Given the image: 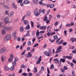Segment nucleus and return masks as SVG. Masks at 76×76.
<instances>
[{"mask_svg": "<svg viewBox=\"0 0 76 76\" xmlns=\"http://www.w3.org/2000/svg\"><path fill=\"white\" fill-rule=\"evenodd\" d=\"M22 1H23V0H19L17 1V3H22Z\"/></svg>", "mask_w": 76, "mask_h": 76, "instance_id": "a18cd8bd", "label": "nucleus"}, {"mask_svg": "<svg viewBox=\"0 0 76 76\" xmlns=\"http://www.w3.org/2000/svg\"><path fill=\"white\" fill-rule=\"evenodd\" d=\"M70 65H71L72 67H74V64L72 63H71Z\"/></svg>", "mask_w": 76, "mask_h": 76, "instance_id": "de8ad7c7", "label": "nucleus"}, {"mask_svg": "<svg viewBox=\"0 0 76 76\" xmlns=\"http://www.w3.org/2000/svg\"><path fill=\"white\" fill-rule=\"evenodd\" d=\"M62 48V47L61 46H59V47H58L57 48L56 51V53H58L62 51V50H61Z\"/></svg>", "mask_w": 76, "mask_h": 76, "instance_id": "20e7f679", "label": "nucleus"}, {"mask_svg": "<svg viewBox=\"0 0 76 76\" xmlns=\"http://www.w3.org/2000/svg\"><path fill=\"white\" fill-rule=\"evenodd\" d=\"M23 21H24V23L25 25H28L29 23L28 21L27 20H24Z\"/></svg>", "mask_w": 76, "mask_h": 76, "instance_id": "aec40b11", "label": "nucleus"}, {"mask_svg": "<svg viewBox=\"0 0 76 76\" xmlns=\"http://www.w3.org/2000/svg\"><path fill=\"white\" fill-rule=\"evenodd\" d=\"M57 17L58 19H59V18H60V15H57Z\"/></svg>", "mask_w": 76, "mask_h": 76, "instance_id": "680f3d73", "label": "nucleus"}, {"mask_svg": "<svg viewBox=\"0 0 76 76\" xmlns=\"http://www.w3.org/2000/svg\"><path fill=\"white\" fill-rule=\"evenodd\" d=\"M23 3H24V4H27L30 3V1L27 0H25L23 1Z\"/></svg>", "mask_w": 76, "mask_h": 76, "instance_id": "1a4fd4ad", "label": "nucleus"}, {"mask_svg": "<svg viewBox=\"0 0 76 76\" xmlns=\"http://www.w3.org/2000/svg\"><path fill=\"white\" fill-rule=\"evenodd\" d=\"M51 48H49L48 49V51L49 53H51V52H52V51H51Z\"/></svg>", "mask_w": 76, "mask_h": 76, "instance_id": "473e14b6", "label": "nucleus"}, {"mask_svg": "<svg viewBox=\"0 0 76 76\" xmlns=\"http://www.w3.org/2000/svg\"><path fill=\"white\" fill-rule=\"evenodd\" d=\"M12 61H13V59H12L11 58H10L8 59V61H9V62H11Z\"/></svg>", "mask_w": 76, "mask_h": 76, "instance_id": "bf43d9fd", "label": "nucleus"}, {"mask_svg": "<svg viewBox=\"0 0 76 76\" xmlns=\"http://www.w3.org/2000/svg\"><path fill=\"white\" fill-rule=\"evenodd\" d=\"M5 51H6V48L4 47L0 49V53H3Z\"/></svg>", "mask_w": 76, "mask_h": 76, "instance_id": "39448f33", "label": "nucleus"}, {"mask_svg": "<svg viewBox=\"0 0 76 76\" xmlns=\"http://www.w3.org/2000/svg\"><path fill=\"white\" fill-rule=\"evenodd\" d=\"M64 34L65 36L67 35V31L66 30H65L64 31Z\"/></svg>", "mask_w": 76, "mask_h": 76, "instance_id": "864d4df0", "label": "nucleus"}, {"mask_svg": "<svg viewBox=\"0 0 76 76\" xmlns=\"http://www.w3.org/2000/svg\"><path fill=\"white\" fill-rule=\"evenodd\" d=\"M53 61H57L59 65H60L61 64V63L59 64V63L58 62V58L54 59H53Z\"/></svg>", "mask_w": 76, "mask_h": 76, "instance_id": "f3484780", "label": "nucleus"}, {"mask_svg": "<svg viewBox=\"0 0 76 76\" xmlns=\"http://www.w3.org/2000/svg\"><path fill=\"white\" fill-rule=\"evenodd\" d=\"M44 33H45V31H41L39 32V30H37L36 32V37L38 38V36L40 35H42V34H44Z\"/></svg>", "mask_w": 76, "mask_h": 76, "instance_id": "f257e3e1", "label": "nucleus"}, {"mask_svg": "<svg viewBox=\"0 0 76 76\" xmlns=\"http://www.w3.org/2000/svg\"><path fill=\"white\" fill-rule=\"evenodd\" d=\"M66 58H68V59H69V60H71L72 59V57L69 56H66Z\"/></svg>", "mask_w": 76, "mask_h": 76, "instance_id": "c85d7f7f", "label": "nucleus"}, {"mask_svg": "<svg viewBox=\"0 0 76 76\" xmlns=\"http://www.w3.org/2000/svg\"><path fill=\"white\" fill-rule=\"evenodd\" d=\"M41 56H40L39 57V58L38 61H37L36 62V64H39L40 63H41Z\"/></svg>", "mask_w": 76, "mask_h": 76, "instance_id": "0eeeda50", "label": "nucleus"}, {"mask_svg": "<svg viewBox=\"0 0 76 76\" xmlns=\"http://www.w3.org/2000/svg\"><path fill=\"white\" fill-rule=\"evenodd\" d=\"M40 29L41 30H45V29H46V27L45 26H42V27H39Z\"/></svg>", "mask_w": 76, "mask_h": 76, "instance_id": "ddd939ff", "label": "nucleus"}, {"mask_svg": "<svg viewBox=\"0 0 76 76\" xmlns=\"http://www.w3.org/2000/svg\"><path fill=\"white\" fill-rule=\"evenodd\" d=\"M21 6H23V3L22 2H21L20 4Z\"/></svg>", "mask_w": 76, "mask_h": 76, "instance_id": "338daca9", "label": "nucleus"}, {"mask_svg": "<svg viewBox=\"0 0 76 76\" xmlns=\"http://www.w3.org/2000/svg\"><path fill=\"white\" fill-rule=\"evenodd\" d=\"M64 70H67L68 69V68L66 66H64Z\"/></svg>", "mask_w": 76, "mask_h": 76, "instance_id": "69168bd1", "label": "nucleus"}, {"mask_svg": "<svg viewBox=\"0 0 76 76\" xmlns=\"http://www.w3.org/2000/svg\"><path fill=\"white\" fill-rule=\"evenodd\" d=\"M32 57V54L31 53V52H29L28 53V55L27 56V57L31 58Z\"/></svg>", "mask_w": 76, "mask_h": 76, "instance_id": "9b49d317", "label": "nucleus"}, {"mask_svg": "<svg viewBox=\"0 0 76 76\" xmlns=\"http://www.w3.org/2000/svg\"><path fill=\"white\" fill-rule=\"evenodd\" d=\"M31 24L32 27H34V22L32 21L31 22Z\"/></svg>", "mask_w": 76, "mask_h": 76, "instance_id": "4c0bfd02", "label": "nucleus"}, {"mask_svg": "<svg viewBox=\"0 0 76 76\" xmlns=\"http://www.w3.org/2000/svg\"><path fill=\"white\" fill-rule=\"evenodd\" d=\"M2 28L4 29H6L7 31H10L12 29V27L6 26H2Z\"/></svg>", "mask_w": 76, "mask_h": 76, "instance_id": "f03ea898", "label": "nucleus"}, {"mask_svg": "<svg viewBox=\"0 0 76 76\" xmlns=\"http://www.w3.org/2000/svg\"><path fill=\"white\" fill-rule=\"evenodd\" d=\"M23 27L22 26L20 28V31L21 32H22L23 31Z\"/></svg>", "mask_w": 76, "mask_h": 76, "instance_id": "412c9836", "label": "nucleus"}, {"mask_svg": "<svg viewBox=\"0 0 76 76\" xmlns=\"http://www.w3.org/2000/svg\"><path fill=\"white\" fill-rule=\"evenodd\" d=\"M53 38L55 39H57V36L56 35L54 36H53Z\"/></svg>", "mask_w": 76, "mask_h": 76, "instance_id": "09e8293b", "label": "nucleus"}, {"mask_svg": "<svg viewBox=\"0 0 76 76\" xmlns=\"http://www.w3.org/2000/svg\"><path fill=\"white\" fill-rule=\"evenodd\" d=\"M66 27H70V24L69 23H66Z\"/></svg>", "mask_w": 76, "mask_h": 76, "instance_id": "c9c22d12", "label": "nucleus"}, {"mask_svg": "<svg viewBox=\"0 0 76 76\" xmlns=\"http://www.w3.org/2000/svg\"><path fill=\"white\" fill-rule=\"evenodd\" d=\"M5 23H9V17H6L4 19Z\"/></svg>", "mask_w": 76, "mask_h": 76, "instance_id": "423d86ee", "label": "nucleus"}, {"mask_svg": "<svg viewBox=\"0 0 76 76\" xmlns=\"http://www.w3.org/2000/svg\"><path fill=\"white\" fill-rule=\"evenodd\" d=\"M60 61H62V63H64L65 62V59L61 58L60 59Z\"/></svg>", "mask_w": 76, "mask_h": 76, "instance_id": "b1692460", "label": "nucleus"}, {"mask_svg": "<svg viewBox=\"0 0 76 76\" xmlns=\"http://www.w3.org/2000/svg\"><path fill=\"white\" fill-rule=\"evenodd\" d=\"M70 26H73V25H74V23H70Z\"/></svg>", "mask_w": 76, "mask_h": 76, "instance_id": "e2e57ef3", "label": "nucleus"}, {"mask_svg": "<svg viewBox=\"0 0 76 76\" xmlns=\"http://www.w3.org/2000/svg\"><path fill=\"white\" fill-rule=\"evenodd\" d=\"M11 38V36L10 35H8L4 38V40L5 41H8Z\"/></svg>", "mask_w": 76, "mask_h": 76, "instance_id": "7ed1b4c3", "label": "nucleus"}, {"mask_svg": "<svg viewBox=\"0 0 76 76\" xmlns=\"http://www.w3.org/2000/svg\"><path fill=\"white\" fill-rule=\"evenodd\" d=\"M28 76H32V74L31 72L28 73Z\"/></svg>", "mask_w": 76, "mask_h": 76, "instance_id": "052dcab7", "label": "nucleus"}, {"mask_svg": "<svg viewBox=\"0 0 76 76\" xmlns=\"http://www.w3.org/2000/svg\"><path fill=\"white\" fill-rule=\"evenodd\" d=\"M63 42V40H61L59 43H58V44H61Z\"/></svg>", "mask_w": 76, "mask_h": 76, "instance_id": "e433bc0d", "label": "nucleus"}, {"mask_svg": "<svg viewBox=\"0 0 76 76\" xmlns=\"http://www.w3.org/2000/svg\"><path fill=\"white\" fill-rule=\"evenodd\" d=\"M73 63H75V64H76V61L75 59H73L72 60Z\"/></svg>", "mask_w": 76, "mask_h": 76, "instance_id": "4d7b16f0", "label": "nucleus"}, {"mask_svg": "<svg viewBox=\"0 0 76 76\" xmlns=\"http://www.w3.org/2000/svg\"><path fill=\"white\" fill-rule=\"evenodd\" d=\"M1 34L3 35H4L6 34V31L5 30L3 29L1 31Z\"/></svg>", "mask_w": 76, "mask_h": 76, "instance_id": "2eb2a0df", "label": "nucleus"}, {"mask_svg": "<svg viewBox=\"0 0 76 76\" xmlns=\"http://www.w3.org/2000/svg\"><path fill=\"white\" fill-rule=\"evenodd\" d=\"M17 41H20V40L21 39H20V37H18L17 38Z\"/></svg>", "mask_w": 76, "mask_h": 76, "instance_id": "72a5a7b5", "label": "nucleus"}, {"mask_svg": "<svg viewBox=\"0 0 76 76\" xmlns=\"http://www.w3.org/2000/svg\"><path fill=\"white\" fill-rule=\"evenodd\" d=\"M28 15H27V14L26 15H25L23 17L22 19V21H23V20H24V19H25V17H26L27 16H28Z\"/></svg>", "mask_w": 76, "mask_h": 76, "instance_id": "bb28decb", "label": "nucleus"}, {"mask_svg": "<svg viewBox=\"0 0 76 76\" xmlns=\"http://www.w3.org/2000/svg\"><path fill=\"white\" fill-rule=\"evenodd\" d=\"M67 44V42H64L62 43V45H66Z\"/></svg>", "mask_w": 76, "mask_h": 76, "instance_id": "5fc2aeb1", "label": "nucleus"}, {"mask_svg": "<svg viewBox=\"0 0 76 76\" xmlns=\"http://www.w3.org/2000/svg\"><path fill=\"white\" fill-rule=\"evenodd\" d=\"M70 40L72 41V42H74L75 40V38H74L73 37H72L70 39Z\"/></svg>", "mask_w": 76, "mask_h": 76, "instance_id": "393cba45", "label": "nucleus"}, {"mask_svg": "<svg viewBox=\"0 0 76 76\" xmlns=\"http://www.w3.org/2000/svg\"><path fill=\"white\" fill-rule=\"evenodd\" d=\"M15 59L14 61L17 62V61H18V58L17 57H15Z\"/></svg>", "mask_w": 76, "mask_h": 76, "instance_id": "58836bf2", "label": "nucleus"}, {"mask_svg": "<svg viewBox=\"0 0 76 76\" xmlns=\"http://www.w3.org/2000/svg\"><path fill=\"white\" fill-rule=\"evenodd\" d=\"M9 67L5 65L4 66V70L5 71H7V70H9Z\"/></svg>", "mask_w": 76, "mask_h": 76, "instance_id": "4468645a", "label": "nucleus"}, {"mask_svg": "<svg viewBox=\"0 0 76 76\" xmlns=\"http://www.w3.org/2000/svg\"><path fill=\"white\" fill-rule=\"evenodd\" d=\"M54 31H55L56 32L57 31H59V29L54 28Z\"/></svg>", "mask_w": 76, "mask_h": 76, "instance_id": "6e6d98bb", "label": "nucleus"}, {"mask_svg": "<svg viewBox=\"0 0 76 76\" xmlns=\"http://www.w3.org/2000/svg\"><path fill=\"white\" fill-rule=\"evenodd\" d=\"M1 58L2 61H4V60H6V57H3V56H1Z\"/></svg>", "mask_w": 76, "mask_h": 76, "instance_id": "dca6fc26", "label": "nucleus"}, {"mask_svg": "<svg viewBox=\"0 0 76 76\" xmlns=\"http://www.w3.org/2000/svg\"><path fill=\"white\" fill-rule=\"evenodd\" d=\"M72 53H76V49L72 51Z\"/></svg>", "mask_w": 76, "mask_h": 76, "instance_id": "13d9d810", "label": "nucleus"}, {"mask_svg": "<svg viewBox=\"0 0 76 76\" xmlns=\"http://www.w3.org/2000/svg\"><path fill=\"white\" fill-rule=\"evenodd\" d=\"M50 8H53V7H54V5L53 4H52L50 5Z\"/></svg>", "mask_w": 76, "mask_h": 76, "instance_id": "c756f323", "label": "nucleus"}, {"mask_svg": "<svg viewBox=\"0 0 76 76\" xmlns=\"http://www.w3.org/2000/svg\"><path fill=\"white\" fill-rule=\"evenodd\" d=\"M50 69H54V65H53V64H52L51 66Z\"/></svg>", "mask_w": 76, "mask_h": 76, "instance_id": "a19ab883", "label": "nucleus"}, {"mask_svg": "<svg viewBox=\"0 0 76 76\" xmlns=\"http://www.w3.org/2000/svg\"><path fill=\"white\" fill-rule=\"evenodd\" d=\"M10 58L11 59H12V60H13V58H14V56H13V55L11 54L10 55Z\"/></svg>", "mask_w": 76, "mask_h": 76, "instance_id": "cd10ccee", "label": "nucleus"}, {"mask_svg": "<svg viewBox=\"0 0 76 76\" xmlns=\"http://www.w3.org/2000/svg\"><path fill=\"white\" fill-rule=\"evenodd\" d=\"M44 53L46 56H50V53L48 52L47 51H45L44 52Z\"/></svg>", "mask_w": 76, "mask_h": 76, "instance_id": "9d476101", "label": "nucleus"}, {"mask_svg": "<svg viewBox=\"0 0 76 76\" xmlns=\"http://www.w3.org/2000/svg\"><path fill=\"white\" fill-rule=\"evenodd\" d=\"M45 10L43 9L42 11V14H44L45 13Z\"/></svg>", "mask_w": 76, "mask_h": 76, "instance_id": "603ef678", "label": "nucleus"}, {"mask_svg": "<svg viewBox=\"0 0 76 76\" xmlns=\"http://www.w3.org/2000/svg\"><path fill=\"white\" fill-rule=\"evenodd\" d=\"M14 13L13 12H10V13L8 14V16L9 17H12Z\"/></svg>", "mask_w": 76, "mask_h": 76, "instance_id": "f8f14e48", "label": "nucleus"}, {"mask_svg": "<svg viewBox=\"0 0 76 76\" xmlns=\"http://www.w3.org/2000/svg\"><path fill=\"white\" fill-rule=\"evenodd\" d=\"M47 46V44L46 43H45L43 46V48H45Z\"/></svg>", "mask_w": 76, "mask_h": 76, "instance_id": "f704fd0d", "label": "nucleus"}, {"mask_svg": "<svg viewBox=\"0 0 76 76\" xmlns=\"http://www.w3.org/2000/svg\"><path fill=\"white\" fill-rule=\"evenodd\" d=\"M34 72L35 73L37 72V67H34Z\"/></svg>", "mask_w": 76, "mask_h": 76, "instance_id": "79ce46f5", "label": "nucleus"}, {"mask_svg": "<svg viewBox=\"0 0 76 76\" xmlns=\"http://www.w3.org/2000/svg\"><path fill=\"white\" fill-rule=\"evenodd\" d=\"M15 75V73H12V74H9L8 75V76H14Z\"/></svg>", "mask_w": 76, "mask_h": 76, "instance_id": "49530a36", "label": "nucleus"}, {"mask_svg": "<svg viewBox=\"0 0 76 76\" xmlns=\"http://www.w3.org/2000/svg\"><path fill=\"white\" fill-rule=\"evenodd\" d=\"M25 50H24L23 51L22 53H21V55H23L25 53Z\"/></svg>", "mask_w": 76, "mask_h": 76, "instance_id": "774afa93", "label": "nucleus"}, {"mask_svg": "<svg viewBox=\"0 0 76 76\" xmlns=\"http://www.w3.org/2000/svg\"><path fill=\"white\" fill-rule=\"evenodd\" d=\"M27 44L28 45H31V42L30 41H28V42Z\"/></svg>", "mask_w": 76, "mask_h": 76, "instance_id": "37998d69", "label": "nucleus"}, {"mask_svg": "<svg viewBox=\"0 0 76 76\" xmlns=\"http://www.w3.org/2000/svg\"><path fill=\"white\" fill-rule=\"evenodd\" d=\"M16 32L13 33L12 34V36H13V37H15V35H16Z\"/></svg>", "mask_w": 76, "mask_h": 76, "instance_id": "ea45409f", "label": "nucleus"}, {"mask_svg": "<svg viewBox=\"0 0 76 76\" xmlns=\"http://www.w3.org/2000/svg\"><path fill=\"white\" fill-rule=\"evenodd\" d=\"M26 29H30V26L29 25H28L25 28Z\"/></svg>", "mask_w": 76, "mask_h": 76, "instance_id": "5701e85b", "label": "nucleus"}, {"mask_svg": "<svg viewBox=\"0 0 76 76\" xmlns=\"http://www.w3.org/2000/svg\"><path fill=\"white\" fill-rule=\"evenodd\" d=\"M9 69H10V70H11V71H12V70H14V69H15V67L14 66H12L9 68Z\"/></svg>", "mask_w": 76, "mask_h": 76, "instance_id": "a211bd4d", "label": "nucleus"}, {"mask_svg": "<svg viewBox=\"0 0 76 76\" xmlns=\"http://www.w3.org/2000/svg\"><path fill=\"white\" fill-rule=\"evenodd\" d=\"M16 63H17V62H15V61H13L12 63V66H15L16 65Z\"/></svg>", "mask_w": 76, "mask_h": 76, "instance_id": "6ab92c4d", "label": "nucleus"}, {"mask_svg": "<svg viewBox=\"0 0 76 76\" xmlns=\"http://www.w3.org/2000/svg\"><path fill=\"white\" fill-rule=\"evenodd\" d=\"M26 14L28 16H30V15H31V12L29 11H27L26 12Z\"/></svg>", "mask_w": 76, "mask_h": 76, "instance_id": "a878e982", "label": "nucleus"}, {"mask_svg": "<svg viewBox=\"0 0 76 76\" xmlns=\"http://www.w3.org/2000/svg\"><path fill=\"white\" fill-rule=\"evenodd\" d=\"M42 1H39V4H40V5H42Z\"/></svg>", "mask_w": 76, "mask_h": 76, "instance_id": "3c124183", "label": "nucleus"}, {"mask_svg": "<svg viewBox=\"0 0 76 76\" xmlns=\"http://www.w3.org/2000/svg\"><path fill=\"white\" fill-rule=\"evenodd\" d=\"M5 15H9V11H6L5 12Z\"/></svg>", "mask_w": 76, "mask_h": 76, "instance_id": "7c9ffc66", "label": "nucleus"}, {"mask_svg": "<svg viewBox=\"0 0 76 76\" xmlns=\"http://www.w3.org/2000/svg\"><path fill=\"white\" fill-rule=\"evenodd\" d=\"M39 0H33V3L35 4L36 3V1H38Z\"/></svg>", "mask_w": 76, "mask_h": 76, "instance_id": "2f4dec72", "label": "nucleus"}, {"mask_svg": "<svg viewBox=\"0 0 76 76\" xmlns=\"http://www.w3.org/2000/svg\"><path fill=\"white\" fill-rule=\"evenodd\" d=\"M58 22H55V23H54V25L55 26H57V24H58Z\"/></svg>", "mask_w": 76, "mask_h": 76, "instance_id": "0e129e2a", "label": "nucleus"}, {"mask_svg": "<svg viewBox=\"0 0 76 76\" xmlns=\"http://www.w3.org/2000/svg\"><path fill=\"white\" fill-rule=\"evenodd\" d=\"M22 75H23V76H27V75H28V74L26 73H24L22 74Z\"/></svg>", "mask_w": 76, "mask_h": 76, "instance_id": "c03bdc74", "label": "nucleus"}, {"mask_svg": "<svg viewBox=\"0 0 76 76\" xmlns=\"http://www.w3.org/2000/svg\"><path fill=\"white\" fill-rule=\"evenodd\" d=\"M34 14L35 16H38L40 15V14L37 11H34Z\"/></svg>", "mask_w": 76, "mask_h": 76, "instance_id": "6e6552de", "label": "nucleus"}, {"mask_svg": "<svg viewBox=\"0 0 76 76\" xmlns=\"http://www.w3.org/2000/svg\"><path fill=\"white\" fill-rule=\"evenodd\" d=\"M38 46V44L37 43L35 44L33 46V47H37V46Z\"/></svg>", "mask_w": 76, "mask_h": 76, "instance_id": "8fccbe9b", "label": "nucleus"}, {"mask_svg": "<svg viewBox=\"0 0 76 76\" xmlns=\"http://www.w3.org/2000/svg\"><path fill=\"white\" fill-rule=\"evenodd\" d=\"M48 20V17H47V16H46L43 19L44 21H47V20Z\"/></svg>", "mask_w": 76, "mask_h": 76, "instance_id": "4be33fe9", "label": "nucleus"}]
</instances>
